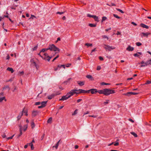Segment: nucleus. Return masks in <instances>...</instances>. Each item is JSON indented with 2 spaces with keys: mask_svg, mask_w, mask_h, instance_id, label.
I'll use <instances>...</instances> for the list:
<instances>
[{
  "mask_svg": "<svg viewBox=\"0 0 151 151\" xmlns=\"http://www.w3.org/2000/svg\"><path fill=\"white\" fill-rule=\"evenodd\" d=\"M97 91L99 93L103 94L105 96H108L115 93L114 90L107 88H105L102 90H97Z\"/></svg>",
  "mask_w": 151,
  "mask_h": 151,
  "instance_id": "obj_1",
  "label": "nucleus"
},
{
  "mask_svg": "<svg viewBox=\"0 0 151 151\" xmlns=\"http://www.w3.org/2000/svg\"><path fill=\"white\" fill-rule=\"evenodd\" d=\"M48 50H50V51H58L60 52V49L59 48L56 47L54 44L49 45L47 48Z\"/></svg>",
  "mask_w": 151,
  "mask_h": 151,
  "instance_id": "obj_2",
  "label": "nucleus"
},
{
  "mask_svg": "<svg viewBox=\"0 0 151 151\" xmlns=\"http://www.w3.org/2000/svg\"><path fill=\"white\" fill-rule=\"evenodd\" d=\"M141 64L140 66L141 67H145L149 65H151V59H150L149 60H147L146 62H145L142 61L140 63H139V64Z\"/></svg>",
  "mask_w": 151,
  "mask_h": 151,
  "instance_id": "obj_3",
  "label": "nucleus"
},
{
  "mask_svg": "<svg viewBox=\"0 0 151 151\" xmlns=\"http://www.w3.org/2000/svg\"><path fill=\"white\" fill-rule=\"evenodd\" d=\"M43 55L45 56V57H43V59L46 60H47L48 61H49L50 59L52 58V56L50 57L48 55L47 53H45Z\"/></svg>",
  "mask_w": 151,
  "mask_h": 151,
  "instance_id": "obj_4",
  "label": "nucleus"
},
{
  "mask_svg": "<svg viewBox=\"0 0 151 151\" xmlns=\"http://www.w3.org/2000/svg\"><path fill=\"white\" fill-rule=\"evenodd\" d=\"M77 91V89H74L73 90H72L69 92L67 93V95H68L69 97L70 98L71 96H73L75 94V91Z\"/></svg>",
  "mask_w": 151,
  "mask_h": 151,
  "instance_id": "obj_5",
  "label": "nucleus"
},
{
  "mask_svg": "<svg viewBox=\"0 0 151 151\" xmlns=\"http://www.w3.org/2000/svg\"><path fill=\"white\" fill-rule=\"evenodd\" d=\"M60 94L58 92H56L55 93H53L51 95H49L47 96V98L49 99H51L54 98L55 96Z\"/></svg>",
  "mask_w": 151,
  "mask_h": 151,
  "instance_id": "obj_6",
  "label": "nucleus"
},
{
  "mask_svg": "<svg viewBox=\"0 0 151 151\" xmlns=\"http://www.w3.org/2000/svg\"><path fill=\"white\" fill-rule=\"evenodd\" d=\"M104 45L106 46V47H104V48L106 50H108L109 51H110L111 50L115 49V47H112L109 46L108 45Z\"/></svg>",
  "mask_w": 151,
  "mask_h": 151,
  "instance_id": "obj_7",
  "label": "nucleus"
},
{
  "mask_svg": "<svg viewBox=\"0 0 151 151\" xmlns=\"http://www.w3.org/2000/svg\"><path fill=\"white\" fill-rule=\"evenodd\" d=\"M69 98V97L68 96V95H67V94L66 95L63 96H62L61 98L59 99V101H64L65 100H67Z\"/></svg>",
  "mask_w": 151,
  "mask_h": 151,
  "instance_id": "obj_8",
  "label": "nucleus"
},
{
  "mask_svg": "<svg viewBox=\"0 0 151 151\" xmlns=\"http://www.w3.org/2000/svg\"><path fill=\"white\" fill-rule=\"evenodd\" d=\"M138 94V93L129 92H127V93H126L124 94V95L126 96H129V95L130 94L136 95Z\"/></svg>",
  "mask_w": 151,
  "mask_h": 151,
  "instance_id": "obj_9",
  "label": "nucleus"
},
{
  "mask_svg": "<svg viewBox=\"0 0 151 151\" xmlns=\"http://www.w3.org/2000/svg\"><path fill=\"white\" fill-rule=\"evenodd\" d=\"M38 111H33L32 112V116L33 117L36 116L38 114Z\"/></svg>",
  "mask_w": 151,
  "mask_h": 151,
  "instance_id": "obj_10",
  "label": "nucleus"
},
{
  "mask_svg": "<svg viewBox=\"0 0 151 151\" xmlns=\"http://www.w3.org/2000/svg\"><path fill=\"white\" fill-rule=\"evenodd\" d=\"M24 113V109H23L22 112H21L19 115L17 116V120H19L21 119L22 116L23 115V113Z\"/></svg>",
  "mask_w": 151,
  "mask_h": 151,
  "instance_id": "obj_11",
  "label": "nucleus"
},
{
  "mask_svg": "<svg viewBox=\"0 0 151 151\" xmlns=\"http://www.w3.org/2000/svg\"><path fill=\"white\" fill-rule=\"evenodd\" d=\"M97 90L95 88L91 89V93L92 94H96L97 93Z\"/></svg>",
  "mask_w": 151,
  "mask_h": 151,
  "instance_id": "obj_12",
  "label": "nucleus"
},
{
  "mask_svg": "<svg viewBox=\"0 0 151 151\" xmlns=\"http://www.w3.org/2000/svg\"><path fill=\"white\" fill-rule=\"evenodd\" d=\"M150 34V33H144V32H142L141 34V36L142 37L143 36L147 37Z\"/></svg>",
  "mask_w": 151,
  "mask_h": 151,
  "instance_id": "obj_13",
  "label": "nucleus"
},
{
  "mask_svg": "<svg viewBox=\"0 0 151 151\" xmlns=\"http://www.w3.org/2000/svg\"><path fill=\"white\" fill-rule=\"evenodd\" d=\"M134 48L133 47H131L130 45H128L126 49V50L128 51H132L134 50Z\"/></svg>",
  "mask_w": 151,
  "mask_h": 151,
  "instance_id": "obj_14",
  "label": "nucleus"
},
{
  "mask_svg": "<svg viewBox=\"0 0 151 151\" xmlns=\"http://www.w3.org/2000/svg\"><path fill=\"white\" fill-rule=\"evenodd\" d=\"M19 127L20 133L18 136V137H17L18 138L20 137L22 134V126L21 125H19Z\"/></svg>",
  "mask_w": 151,
  "mask_h": 151,
  "instance_id": "obj_15",
  "label": "nucleus"
},
{
  "mask_svg": "<svg viewBox=\"0 0 151 151\" xmlns=\"http://www.w3.org/2000/svg\"><path fill=\"white\" fill-rule=\"evenodd\" d=\"M77 83L80 86H83L84 85L85 82L84 81H78L77 82Z\"/></svg>",
  "mask_w": 151,
  "mask_h": 151,
  "instance_id": "obj_16",
  "label": "nucleus"
},
{
  "mask_svg": "<svg viewBox=\"0 0 151 151\" xmlns=\"http://www.w3.org/2000/svg\"><path fill=\"white\" fill-rule=\"evenodd\" d=\"M140 25L143 28H145L146 29L149 28V27L148 26L144 24L141 23L140 24Z\"/></svg>",
  "mask_w": 151,
  "mask_h": 151,
  "instance_id": "obj_17",
  "label": "nucleus"
},
{
  "mask_svg": "<svg viewBox=\"0 0 151 151\" xmlns=\"http://www.w3.org/2000/svg\"><path fill=\"white\" fill-rule=\"evenodd\" d=\"M86 77L90 79L91 81H93L94 80V79L92 77V76L90 75H87L86 76Z\"/></svg>",
  "mask_w": 151,
  "mask_h": 151,
  "instance_id": "obj_18",
  "label": "nucleus"
},
{
  "mask_svg": "<svg viewBox=\"0 0 151 151\" xmlns=\"http://www.w3.org/2000/svg\"><path fill=\"white\" fill-rule=\"evenodd\" d=\"M30 62L32 63L33 64V65L36 67V68L37 69V64H36V63H35V61L34 60H33V59H32L31 60Z\"/></svg>",
  "mask_w": 151,
  "mask_h": 151,
  "instance_id": "obj_19",
  "label": "nucleus"
},
{
  "mask_svg": "<svg viewBox=\"0 0 151 151\" xmlns=\"http://www.w3.org/2000/svg\"><path fill=\"white\" fill-rule=\"evenodd\" d=\"M47 101H42L41 102V105L43 106V107H45L46 106V104L47 103Z\"/></svg>",
  "mask_w": 151,
  "mask_h": 151,
  "instance_id": "obj_20",
  "label": "nucleus"
},
{
  "mask_svg": "<svg viewBox=\"0 0 151 151\" xmlns=\"http://www.w3.org/2000/svg\"><path fill=\"white\" fill-rule=\"evenodd\" d=\"M77 91L79 92V93H80V94L81 93H85V90L80 89L78 90L77 89Z\"/></svg>",
  "mask_w": 151,
  "mask_h": 151,
  "instance_id": "obj_21",
  "label": "nucleus"
},
{
  "mask_svg": "<svg viewBox=\"0 0 151 151\" xmlns=\"http://www.w3.org/2000/svg\"><path fill=\"white\" fill-rule=\"evenodd\" d=\"M7 70H8L9 71H11V73H12L14 72V70L12 68L8 67L7 68Z\"/></svg>",
  "mask_w": 151,
  "mask_h": 151,
  "instance_id": "obj_22",
  "label": "nucleus"
},
{
  "mask_svg": "<svg viewBox=\"0 0 151 151\" xmlns=\"http://www.w3.org/2000/svg\"><path fill=\"white\" fill-rule=\"evenodd\" d=\"M93 18L94 19L95 21L97 22H99V18L96 15H94Z\"/></svg>",
  "mask_w": 151,
  "mask_h": 151,
  "instance_id": "obj_23",
  "label": "nucleus"
},
{
  "mask_svg": "<svg viewBox=\"0 0 151 151\" xmlns=\"http://www.w3.org/2000/svg\"><path fill=\"white\" fill-rule=\"evenodd\" d=\"M60 140L55 145V146H54L53 147H55L56 149H57L58 147V146L59 145V143L60 142Z\"/></svg>",
  "mask_w": 151,
  "mask_h": 151,
  "instance_id": "obj_24",
  "label": "nucleus"
},
{
  "mask_svg": "<svg viewBox=\"0 0 151 151\" xmlns=\"http://www.w3.org/2000/svg\"><path fill=\"white\" fill-rule=\"evenodd\" d=\"M28 127V124H27L26 125H25L24 126V128H23V130L24 131H26L27 128Z\"/></svg>",
  "mask_w": 151,
  "mask_h": 151,
  "instance_id": "obj_25",
  "label": "nucleus"
},
{
  "mask_svg": "<svg viewBox=\"0 0 151 151\" xmlns=\"http://www.w3.org/2000/svg\"><path fill=\"white\" fill-rule=\"evenodd\" d=\"M52 117L49 118L47 121V123H50L52 122Z\"/></svg>",
  "mask_w": 151,
  "mask_h": 151,
  "instance_id": "obj_26",
  "label": "nucleus"
},
{
  "mask_svg": "<svg viewBox=\"0 0 151 151\" xmlns=\"http://www.w3.org/2000/svg\"><path fill=\"white\" fill-rule=\"evenodd\" d=\"M89 26L91 27H94L96 26V24H89L88 25Z\"/></svg>",
  "mask_w": 151,
  "mask_h": 151,
  "instance_id": "obj_27",
  "label": "nucleus"
},
{
  "mask_svg": "<svg viewBox=\"0 0 151 151\" xmlns=\"http://www.w3.org/2000/svg\"><path fill=\"white\" fill-rule=\"evenodd\" d=\"M29 145H30L31 149L32 150H33L34 149V147L33 146V144L32 143V142H31L29 143Z\"/></svg>",
  "mask_w": 151,
  "mask_h": 151,
  "instance_id": "obj_28",
  "label": "nucleus"
},
{
  "mask_svg": "<svg viewBox=\"0 0 151 151\" xmlns=\"http://www.w3.org/2000/svg\"><path fill=\"white\" fill-rule=\"evenodd\" d=\"M131 133L133 135H134V136L135 137H137L138 136L134 132H131Z\"/></svg>",
  "mask_w": 151,
  "mask_h": 151,
  "instance_id": "obj_29",
  "label": "nucleus"
},
{
  "mask_svg": "<svg viewBox=\"0 0 151 151\" xmlns=\"http://www.w3.org/2000/svg\"><path fill=\"white\" fill-rule=\"evenodd\" d=\"M48 50V49L47 48H43L42 49V50L40 51V52H45L47 51V50Z\"/></svg>",
  "mask_w": 151,
  "mask_h": 151,
  "instance_id": "obj_30",
  "label": "nucleus"
},
{
  "mask_svg": "<svg viewBox=\"0 0 151 151\" xmlns=\"http://www.w3.org/2000/svg\"><path fill=\"white\" fill-rule=\"evenodd\" d=\"M4 100L5 101H6V99H5V97H2L0 98V102H1L3 100Z\"/></svg>",
  "mask_w": 151,
  "mask_h": 151,
  "instance_id": "obj_31",
  "label": "nucleus"
},
{
  "mask_svg": "<svg viewBox=\"0 0 151 151\" xmlns=\"http://www.w3.org/2000/svg\"><path fill=\"white\" fill-rule=\"evenodd\" d=\"M106 19H107V18L106 17H104V16L103 17H102V19L101 20V22H104V21L106 20Z\"/></svg>",
  "mask_w": 151,
  "mask_h": 151,
  "instance_id": "obj_32",
  "label": "nucleus"
},
{
  "mask_svg": "<svg viewBox=\"0 0 151 151\" xmlns=\"http://www.w3.org/2000/svg\"><path fill=\"white\" fill-rule=\"evenodd\" d=\"M136 45L138 46H139L142 45V44L139 42H137L136 43Z\"/></svg>",
  "mask_w": 151,
  "mask_h": 151,
  "instance_id": "obj_33",
  "label": "nucleus"
},
{
  "mask_svg": "<svg viewBox=\"0 0 151 151\" xmlns=\"http://www.w3.org/2000/svg\"><path fill=\"white\" fill-rule=\"evenodd\" d=\"M31 126L32 128H33L35 127V124L33 122H31Z\"/></svg>",
  "mask_w": 151,
  "mask_h": 151,
  "instance_id": "obj_34",
  "label": "nucleus"
},
{
  "mask_svg": "<svg viewBox=\"0 0 151 151\" xmlns=\"http://www.w3.org/2000/svg\"><path fill=\"white\" fill-rule=\"evenodd\" d=\"M85 45L86 46H87L88 47V46H91L92 45V44H90L88 43H86L85 44Z\"/></svg>",
  "mask_w": 151,
  "mask_h": 151,
  "instance_id": "obj_35",
  "label": "nucleus"
},
{
  "mask_svg": "<svg viewBox=\"0 0 151 151\" xmlns=\"http://www.w3.org/2000/svg\"><path fill=\"white\" fill-rule=\"evenodd\" d=\"M78 110L76 109L74 111V113L72 114V115H75L77 113Z\"/></svg>",
  "mask_w": 151,
  "mask_h": 151,
  "instance_id": "obj_36",
  "label": "nucleus"
},
{
  "mask_svg": "<svg viewBox=\"0 0 151 151\" xmlns=\"http://www.w3.org/2000/svg\"><path fill=\"white\" fill-rule=\"evenodd\" d=\"M19 75L20 76L21 75H23L24 74V72L23 71H22V72L19 71Z\"/></svg>",
  "mask_w": 151,
  "mask_h": 151,
  "instance_id": "obj_37",
  "label": "nucleus"
},
{
  "mask_svg": "<svg viewBox=\"0 0 151 151\" xmlns=\"http://www.w3.org/2000/svg\"><path fill=\"white\" fill-rule=\"evenodd\" d=\"M7 88H8L9 90L10 89V88L8 86H4V89H6Z\"/></svg>",
  "mask_w": 151,
  "mask_h": 151,
  "instance_id": "obj_38",
  "label": "nucleus"
},
{
  "mask_svg": "<svg viewBox=\"0 0 151 151\" xmlns=\"http://www.w3.org/2000/svg\"><path fill=\"white\" fill-rule=\"evenodd\" d=\"M90 92L91 93V89L88 90V91H86L85 90V93H89Z\"/></svg>",
  "mask_w": 151,
  "mask_h": 151,
  "instance_id": "obj_39",
  "label": "nucleus"
},
{
  "mask_svg": "<svg viewBox=\"0 0 151 151\" xmlns=\"http://www.w3.org/2000/svg\"><path fill=\"white\" fill-rule=\"evenodd\" d=\"M113 16L115 18H117V19H120V17L118 16L117 15L114 14H113Z\"/></svg>",
  "mask_w": 151,
  "mask_h": 151,
  "instance_id": "obj_40",
  "label": "nucleus"
},
{
  "mask_svg": "<svg viewBox=\"0 0 151 151\" xmlns=\"http://www.w3.org/2000/svg\"><path fill=\"white\" fill-rule=\"evenodd\" d=\"M116 10H117L118 11L122 13H124V12L122 10L120 9H118V8H116Z\"/></svg>",
  "mask_w": 151,
  "mask_h": 151,
  "instance_id": "obj_41",
  "label": "nucleus"
},
{
  "mask_svg": "<svg viewBox=\"0 0 151 151\" xmlns=\"http://www.w3.org/2000/svg\"><path fill=\"white\" fill-rule=\"evenodd\" d=\"M65 12V11L64 12H58L56 13V14H64Z\"/></svg>",
  "mask_w": 151,
  "mask_h": 151,
  "instance_id": "obj_42",
  "label": "nucleus"
},
{
  "mask_svg": "<svg viewBox=\"0 0 151 151\" xmlns=\"http://www.w3.org/2000/svg\"><path fill=\"white\" fill-rule=\"evenodd\" d=\"M109 84H110L108 83H106L104 82H102L101 83V85H108Z\"/></svg>",
  "mask_w": 151,
  "mask_h": 151,
  "instance_id": "obj_43",
  "label": "nucleus"
},
{
  "mask_svg": "<svg viewBox=\"0 0 151 151\" xmlns=\"http://www.w3.org/2000/svg\"><path fill=\"white\" fill-rule=\"evenodd\" d=\"M94 16V15H91L90 14H87V16L89 17H92L93 18Z\"/></svg>",
  "mask_w": 151,
  "mask_h": 151,
  "instance_id": "obj_44",
  "label": "nucleus"
},
{
  "mask_svg": "<svg viewBox=\"0 0 151 151\" xmlns=\"http://www.w3.org/2000/svg\"><path fill=\"white\" fill-rule=\"evenodd\" d=\"M102 37H103V38L104 39V38L106 39L107 40H108L109 39L108 37L106 35H103L102 36Z\"/></svg>",
  "mask_w": 151,
  "mask_h": 151,
  "instance_id": "obj_45",
  "label": "nucleus"
},
{
  "mask_svg": "<svg viewBox=\"0 0 151 151\" xmlns=\"http://www.w3.org/2000/svg\"><path fill=\"white\" fill-rule=\"evenodd\" d=\"M71 78H69L68 79V80L67 81H64V83H66V84L68 82V81L70 80H71Z\"/></svg>",
  "mask_w": 151,
  "mask_h": 151,
  "instance_id": "obj_46",
  "label": "nucleus"
},
{
  "mask_svg": "<svg viewBox=\"0 0 151 151\" xmlns=\"http://www.w3.org/2000/svg\"><path fill=\"white\" fill-rule=\"evenodd\" d=\"M109 100H107L106 101H105L104 102V105H106V104H107L109 103Z\"/></svg>",
  "mask_w": 151,
  "mask_h": 151,
  "instance_id": "obj_47",
  "label": "nucleus"
},
{
  "mask_svg": "<svg viewBox=\"0 0 151 151\" xmlns=\"http://www.w3.org/2000/svg\"><path fill=\"white\" fill-rule=\"evenodd\" d=\"M41 104V102H36L35 103V105H38L40 104Z\"/></svg>",
  "mask_w": 151,
  "mask_h": 151,
  "instance_id": "obj_48",
  "label": "nucleus"
},
{
  "mask_svg": "<svg viewBox=\"0 0 151 151\" xmlns=\"http://www.w3.org/2000/svg\"><path fill=\"white\" fill-rule=\"evenodd\" d=\"M107 5H109L110 6H116V5L114 4L113 3H111L110 5H109L108 4H107Z\"/></svg>",
  "mask_w": 151,
  "mask_h": 151,
  "instance_id": "obj_49",
  "label": "nucleus"
},
{
  "mask_svg": "<svg viewBox=\"0 0 151 151\" xmlns=\"http://www.w3.org/2000/svg\"><path fill=\"white\" fill-rule=\"evenodd\" d=\"M134 57H139V55H138L137 53H135L134 54Z\"/></svg>",
  "mask_w": 151,
  "mask_h": 151,
  "instance_id": "obj_50",
  "label": "nucleus"
},
{
  "mask_svg": "<svg viewBox=\"0 0 151 151\" xmlns=\"http://www.w3.org/2000/svg\"><path fill=\"white\" fill-rule=\"evenodd\" d=\"M23 114H24V115L26 116H27L28 115L27 112V111H26L24 110V113H23Z\"/></svg>",
  "mask_w": 151,
  "mask_h": 151,
  "instance_id": "obj_51",
  "label": "nucleus"
},
{
  "mask_svg": "<svg viewBox=\"0 0 151 151\" xmlns=\"http://www.w3.org/2000/svg\"><path fill=\"white\" fill-rule=\"evenodd\" d=\"M14 135H13L12 136H11V137H9L7 138V139L8 140H9V139H12V138L13 137H14Z\"/></svg>",
  "mask_w": 151,
  "mask_h": 151,
  "instance_id": "obj_52",
  "label": "nucleus"
},
{
  "mask_svg": "<svg viewBox=\"0 0 151 151\" xmlns=\"http://www.w3.org/2000/svg\"><path fill=\"white\" fill-rule=\"evenodd\" d=\"M45 136V134L44 133L42 137H41V140H42L43 139Z\"/></svg>",
  "mask_w": 151,
  "mask_h": 151,
  "instance_id": "obj_53",
  "label": "nucleus"
},
{
  "mask_svg": "<svg viewBox=\"0 0 151 151\" xmlns=\"http://www.w3.org/2000/svg\"><path fill=\"white\" fill-rule=\"evenodd\" d=\"M151 83V81H147L145 83V84H149Z\"/></svg>",
  "mask_w": 151,
  "mask_h": 151,
  "instance_id": "obj_54",
  "label": "nucleus"
},
{
  "mask_svg": "<svg viewBox=\"0 0 151 151\" xmlns=\"http://www.w3.org/2000/svg\"><path fill=\"white\" fill-rule=\"evenodd\" d=\"M99 58L100 60L103 61L104 60V58L102 57L101 56H99Z\"/></svg>",
  "mask_w": 151,
  "mask_h": 151,
  "instance_id": "obj_55",
  "label": "nucleus"
},
{
  "mask_svg": "<svg viewBox=\"0 0 151 151\" xmlns=\"http://www.w3.org/2000/svg\"><path fill=\"white\" fill-rule=\"evenodd\" d=\"M37 45L35 46L34 47V48H33V50H37Z\"/></svg>",
  "mask_w": 151,
  "mask_h": 151,
  "instance_id": "obj_56",
  "label": "nucleus"
},
{
  "mask_svg": "<svg viewBox=\"0 0 151 151\" xmlns=\"http://www.w3.org/2000/svg\"><path fill=\"white\" fill-rule=\"evenodd\" d=\"M101 69V67L100 66H98L97 67V70H99Z\"/></svg>",
  "mask_w": 151,
  "mask_h": 151,
  "instance_id": "obj_57",
  "label": "nucleus"
},
{
  "mask_svg": "<svg viewBox=\"0 0 151 151\" xmlns=\"http://www.w3.org/2000/svg\"><path fill=\"white\" fill-rule=\"evenodd\" d=\"M28 145H29V143H28L27 145H25L24 146V148H25V149H26V148H27V147H28Z\"/></svg>",
  "mask_w": 151,
  "mask_h": 151,
  "instance_id": "obj_58",
  "label": "nucleus"
},
{
  "mask_svg": "<svg viewBox=\"0 0 151 151\" xmlns=\"http://www.w3.org/2000/svg\"><path fill=\"white\" fill-rule=\"evenodd\" d=\"M42 92H43V90L42 89V90H41V92L39 93L38 94V95L37 96V97H39L41 93H42Z\"/></svg>",
  "mask_w": 151,
  "mask_h": 151,
  "instance_id": "obj_59",
  "label": "nucleus"
},
{
  "mask_svg": "<svg viewBox=\"0 0 151 151\" xmlns=\"http://www.w3.org/2000/svg\"><path fill=\"white\" fill-rule=\"evenodd\" d=\"M114 145L115 146H117L119 145V143L118 142H116L114 144Z\"/></svg>",
  "mask_w": 151,
  "mask_h": 151,
  "instance_id": "obj_60",
  "label": "nucleus"
},
{
  "mask_svg": "<svg viewBox=\"0 0 151 151\" xmlns=\"http://www.w3.org/2000/svg\"><path fill=\"white\" fill-rule=\"evenodd\" d=\"M4 17H6L9 19L10 17L8 16V15H4Z\"/></svg>",
  "mask_w": 151,
  "mask_h": 151,
  "instance_id": "obj_61",
  "label": "nucleus"
},
{
  "mask_svg": "<svg viewBox=\"0 0 151 151\" xmlns=\"http://www.w3.org/2000/svg\"><path fill=\"white\" fill-rule=\"evenodd\" d=\"M71 65V64H67L66 65V67H68Z\"/></svg>",
  "mask_w": 151,
  "mask_h": 151,
  "instance_id": "obj_62",
  "label": "nucleus"
},
{
  "mask_svg": "<svg viewBox=\"0 0 151 151\" xmlns=\"http://www.w3.org/2000/svg\"><path fill=\"white\" fill-rule=\"evenodd\" d=\"M10 58V56L9 55H8L6 57V59L9 60Z\"/></svg>",
  "mask_w": 151,
  "mask_h": 151,
  "instance_id": "obj_63",
  "label": "nucleus"
},
{
  "mask_svg": "<svg viewBox=\"0 0 151 151\" xmlns=\"http://www.w3.org/2000/svg\"><path fill=\"white\" fill-rule=\"evenodd\" d=\"M129 121L132 122V123H134V121L131 119H129Z\"/></svg>",
  "mask_w": 151,
  "mask_h": 151,
  "instance_id": "obj_64",
  "label": "nucleus"
}]
</instances>
